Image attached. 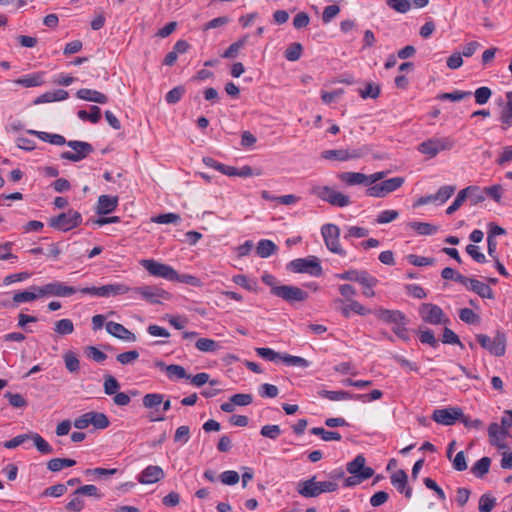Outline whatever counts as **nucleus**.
<instances>
[{
    "label": "nucleus",
    "instance_id": "obj_20",
    "mask_svg": "<svg viewBox=\"0 0 512 512\" xmlns=\"http://www.w3.org/2000/svg\"><path fill=\"white\" fill-rule=\"evenodd\" d=\"M118 205L116 196L101 195L98 198L96 213L98 215H106L113 212Z\"/></svg>",
    "mask_w": 512,
    "mask_h": 512
},
{
    "label": "nucleus",
    "instance_id": "obj_56",
    "mask_svg": "<svg viewBox=\"0 0 512 512\" xmlns=\"http://www.w3.org/2000/svg\"><path fill=\"white\" fill-rule=\"evenodd\" d=\"M380 86L374 83H368L364 89L359 90V94L363 99H376L380 95Z\"/></svg>",
    "mask_w": 512,
    "mask_h": 512
},
{
    "label": "nucleus",
    "instance_id": "obj_44",
    "mask_svg": "<svg viewBox=\"0 0 512 512\" xmlns=\"http://www.w3.org/2000/svg\"><path fill=\"white\" fill-rule=\"evenodd\" d=\"M90 413V425H93L95 429H105L110 425V421L104 413L93 411Z\"/></svg>",
    "mask_w": 512,
    "mask_h": 512
},
{
    "label": "nucleus",
    "instance_id": "obj_53",
    "mask_svg": "<svg viewBox=\"0 0 512 512\" xmlns=\"http://www.w3.org/2000/svg\"><path fill=\"white\" fill-rule=\"evenodd\" d=\"M321 157L327 160L347 161V152L345 149L325 150Z\"/></svg>",
    "mask_w": 512,
    "mask_h": 512
},
{
    "label": "nucleus",
    "instance_id": "obj_32",
    "mask_svg": "<svg viewBox=\"0 0 512 512\" xmlns=\"http://www.w3.org/2000/svg\"><path fill=\"white\" fill-rule=\"evenodd\" d=\"M407 226L420 235H433L438 231V227L436 225L426 222L412 221L409 222Z\"/></svg>",
    "mask_w": 512,
    "mask_h": 512
},
{
    "label": "nucleus",
    "instance_id": "obj_57",
    "mask_svg": "<svg viewBox=\"0 0 512 512\" xmlns=\"http://www.w3.org/2000/svg\"><path fill=\"white\" fill-rule=\"evenodd\" d=\"M4 397L8 399L9 404L14 408H23L27 406L26 399L19 393L6 392Z\"/></svg>",
    "mask_w": 512,
    "mask_h": 512
},
{
    "label": "nucleus",
    "instance_id": "obj_58",
    "mask_svg": "<svg viewBox=\"0 0 512 512\" xmlns=\"http://www.w3.org/2000/svg\"><path fill=\"white\" fill-rule=\"evenodd\" d=\"M180 220V215L176 213L159 214L152 218V222L158 224H176Z\"/></svg>",
    "mask_w": 512,
    "mask_h": 512
},
{
    "label": "nucleus",
    "instance_id": "obj_41",
    "mask_svg": "<svg viewBox=\"0 0 512 512\" xmlns=\"http://www.w3.org/2000/svg\"><path fill=\"white\" fill-rule=\"evenodd\" d=\"M311 434L320 436L324 441H340L342 436L335 431H328L321 427H313L310 430Z\"/></svg>",
    "mask_w": 512,
    "mask_h": 512
},
{
    "label": "nucleus",
    "instance_id": "obj_36",
    "mask_svg": "<svg viewBox=\"0 0 512 512\" xmlns=\"http://www.w3.org/2000/svg\"><path fill=\"white\" fill-rule=\"evenodd\" d=\"M491 464L489 457H482L471 467V472L478 478L484 477L488 472Z\"/></svg>",
    "mask_w": 512,
    "mask_h": 512
},
{
    "label": "nucleus",
    "instance_id": "obj_7",
    "mask_svg": "<svg viewBox=\"0 0 512 512\" xmlns=\"http://www.w3.org/2000/svg\"><path fill=\"white\" fill-rule=\"evenodd\" d=\"M73 151H64L60 154V158L63 160H69L72 162H79L91 153L94 152L93 146L85 141L70 140L66 144Z\"/></svg>",
    "mask_w": 512,
    "mask_h": 512
},
{
    "label": "nucleus",
    "instance_id": "obj_54",
    "mask_svg": "<svg viewBox=\"0 0 512 512\" xmlns=\"http://www.w3.org/2000/svg\"><path fill=\"white\" fill-rule=\"evenodd\" d=\"M186 89L184 86H177L171 89L165 96V100L168 104L178 103L184 96Z\"/></svg>",
    "mask_w": 512,
    "mask_h": 512
},
{
    "label": "nucleus",
    "instance_id": "obj_14",
    "mask_svg": "<svg viewBox=\"0 0 512 512\" xmlns=\"http://www.w3.org/2000/svg\"><path fill=\"white\" fill-rule=\"evenodd\" d=\"M274 296L279 297L293 305L297 302L306 301L309 297V294L297 286L282 285L280 288H275Z\"/></svg>",
    "mask_w": 512,
    "mask_h": 512
},
{
    "label": "nucleus",
    "instance_id": "obj_16",
    "mask_svg": "<svg viewBox=\"0 0 512 512\" xmlns=\"http://www.w3.org/2000/svg\"><path fill=\"white\" fill-rule=\"evenodd\" d=\"M365 463V457L359 454L347 464V471L351 475H358L362 479H369L374 475V470L371 467H366Z\"/></svg>",
    "mask_w": 512,
    "mask_h": 512
},
{
    "label": "nucleus",
    "instance_id": "obj_25",
    "mask_svg": "<svg viewBox=\"0 0 512 512\" xmlns=\"http://www.w3.org/2000/svg\"><path fill=\"white\" fill-rule=\"evenodd\" d=\"M29 134L37 136L40 140L44 142H48L53 145H64L67 144L68 141H66L65 137L60 134H52L48 132L43 131H36V130H28Z\"/></svg>",
    "mask_w": 512,
    "mask_h": 512
},
{
    "label": "nucleus",
    "instance_id": "obj_38",
    "mask_svg": "<svg viewBox=\"0 0 512 512\" xmlns=\"http://www.w3.org/2000/svg\"><path fill=\"white\" fill-rule=\"evenodd\" d=\"M391 484L400 492H404L405 487L407 486L408 476L406 472L402 469L393 473L390 477Z\"/></svg>",
    "mask_w": 512,
    "mask_h": 512
},
{
    "label": "nucleus",
    "instance_id": "obj_55",
    "mask_svg": "<svg viewBox=\"0 0 512 512\" xmlns=\"http://www.w3.org/2000/svg\"><path fill=\"white\" fill-rule=\"evenodd\" d=\"M386 4L398 13H407L411 9L409 0H386Z\"/></svg>",
    "mask_w": 512,
    "mask_h": 512
},
{
    "label": "nucleus",
    "instance_id": "obj_18",
    "mask_svg": "<svg viewBox=\"0 0 512 512\" xmlns=\"http://www.w3.org/2000/svg\"><path fill=\"white\" fill-rule=\"evenodd\" d=\"M165 477V473L160 466L149 465L138 476L141 484H154Z\"/></svg>",
    "mask_w": 512,
    "mask_h": 512
},
{
    "label": "nucleus",
    "instance_id": "obj_1",
    "mask_svg": "<svg viewBox=\"0 0 512 512\" xmlns=\"http://www.w3.org/2000/svg\"><path fill=\"white\" fill-rule=\"evenodd\" d=\"M338 484L333 481H316V476L297 483L296 490L304 498L318 497L322 493L334 492Z\"/></svg>",
    "mask_w": 512,
    "mask_h": 512
},
{
    "label": "nucleus",
    "instance_id": "obj_34",
    "mask_svg": "<svg viewBox=\"0 0 512 512\" xmlns=\"http://www.w3.org/2000/svg\"><path fill=\"white\" fill-rule=\"evenodd\" d=\"M77 116L79 119L83 121H90L91 123H98L101 119V109L98 106H91L90 111L79 110L77 112Z\"/></svg>",
    "mask_w": 512,
    "mask_h": 512
},
{
    "label": "nucleus",
    "instance_id": "obj_37",
    "mask_svg": "<svg viewBox=\"0 0 512 512\" xmlns=\"http://www.w3.org/2000/svg\"><path fill=\"white\" fill-rule=\"evenodd\" d=\"M76 461L69 458H53L48 461L47 468L52 472H58L66 467H72Z\"/></svg>",
    "mask_w": 512,
    "mask_h": 512
},
{
    "label": "nucleus",
    "instance_id": "obj_28",
    "mask_svg": "<svg viewBox=\"0 0 512 512\" xmlns=\"http://www.w3.org/2000/svg\"><path fill=\"white\" fill-rule=\"evenodd\" d=\"M249 36L245 35L236 42L232 43L222 54L221 57L225 59L236 58L240 51L244 48L248 41Z\"/></svg>",
    "mask_w": 512,
    "mask_h": 512
},
{
    "label": "nucleus",
    "instance_id": "obj_23",
    "mask_svg": "<svg viewBox=\"0 0 512 512\" xmlns=\"http://www.w3.org/2000/svg\"><path fill=\"white\" fill-rule=\"evenodd\" d=\"M338 178L348 186L365 185L367 186V175L360 172H342Z\"/></svg>",
    "mask_w": 512,
    "mask_h": 512
},
{
    "label": "nucleus",
    "instance_id": "obj_49",
    "mask_svg": "<svg viewBox=\"0 0 512 512\" xmlns=\"http://www.w3.org/2000/svg\"><path fill=\"white\" fill-rule=\"evenodd\" d=\"M119 388L120 383L114 376L110 374L104 376L103 389L105 394L114 395L117 393Z\"/></svg>",
    "mask_w": 512,
    "mask_h": 512
},
{
    "label": "nucleus",
    "instance_id": "obj_13",
    "mask_svg": "<svg viewBox=\"0 0 512 512\" xmlns=\"http://www.w3.org/2000/svg\"><path fill=\"white\" fill-rule=\"evenodd\" d=\"M132 291L150 304H160L162 300H169L171 298L169 292L152 285L135 287Z\"/></svg>",
    "mask_w": 512,
    "mask_h": 512
},
{
    "label": "nucleus",
    "instance_id": "obj_35",
    "mask_svg": "<svg viewBox=\"0 0 512 512\" xmlns=\"http://www.w3.org/2000/svg\"><path fill=\"white\" fill-rule=\"evenodd\" d=\"M319 395L323 398H326L331 401H340V400H350L355 397V394H351L347 391H330V390H322L319 392Z\"/></svg>",
    "mask_w": 512,
    "mask_h": 512
},
{
    "label": "nucleus",
    "instance_id": "obj_63",
    "mask_svg": "<svg viewBox=\"0 0 512 512\" xmlns=\"http://www.w3.org/2000/svg\"><path fill=\"white\" fill-rule=\"evenodd\" d=\"M491 95H492L491 89L488 87H485V86L476 89V91L474 93L475 101L479 105L486 104L488 102V100L490 99Z\"/></svg>",
    "mask_w": 512,
    "mask_h": 512
},
{
    "label": "nucleus",
    "instance_id": "obj_22",
    "mask_svg": "<svg viewBox=\"0 0 512 512\" xmlns=\"http://www.w3.org/2000/svg\"><path fill=\"white\" fill-rule=\"evenodd\" d=\"M488 435H489V442L492 446H496L498 448H504L505 445L502 443L505 438L507 437L505 435V432H503L500 428V425L496 422L491 423L488 427Z\"/></svg>",
    "mask_w": 512,
    "mask_h": 512
},
{
    "label": "nucleus",
    "instance_id": "obj_51",
    "mask_svg": "<svg viewBox=\"0 0 512 512\" xmlns=\"http://www.w3.org/2000/svg\"><path fill=\"white\" fill-rule=\"evenodd\" d=\"M303 52V46L298 43H292L289 45V47L285 50L284 56L288 61H297Z\"/></svg>",
    "mask_w": 512,
    "mask_h": 512
},
{
    "label": "nucleus",
    "instance_id": "obj_29",
    "mask_svg": "<svg viewBox=\"0 0 512 512\" xmlns=\"http://www.w3.org/2000/svg\"><path fill=\"white\" fill-rule=\"evenodd\" d=\"M463 191L471 205H477L485 200L484 190L479 186L471 185L464 188Z\"/></svg>",
    "mask_w": 512,
    "mask_h": 512
},
{
    "label": "nucleus",
    "instance_id": "obj_45",
    "mask_svg": "<svg viewBox=\"0 0 512 512\" xmlns=\"http://www.w3.org/2000/svg\"><path fill=\"white\" fill-rule=\"evenodd\" d=\"M63 359H64L65 367L70 373H77L79 371L80 362L74 352L67 351L64 354Z\"/></svg>",
    "mask_w": 512,
    "mask_h": 512
},
{
    "label": "nucleus",
    "instance_id": "obj_43",
    "mask_svg": "<svg viewBox=\"0 0 512 512\" xmlns=\"http://www.w3.org/2000/svg\"><path fill=\"white\" fill-rule=\"evenodd\" d=\"M31 440H33L34 445L37 450L42 454H51L53 453L52 446L38 433L31 432Z\"/></svg>",
    "mask_w": 512,
    "mask_h": 512
},
{
    "label": "nucleus",
    "instance_id": "obj_46",
    "mask_svg": "<svg viewBox=\"0 0 512 512\" xmlns=\"http://www.w3.org/2000/svg\"><path fill=\"white\" fill-rule=\"evenodd\" d=\"M459 318L466 324L477 325L480 323L481 318L470 308H462L459 310Z\"/></svg>",
    "mask_w": 512,
    "mask_h": 512
},
{
    "label": "nucleus",
    "instance_id": "obj_6",
    "mask_svg": "<svg viewBox=\"0 0 512 512\" xmlns=\"http://www.w3.org/2000/svg\"><path fill=\"white\" fill-rule=\"evenodd\" d=\"M476 339L482 348L494 356L500 357L506 352V337L502 332L498 331L494 338H490L485 334H478Z\"/></svg>",
    "mask_w": 512,
    "mask_h": 512
},
{
    "label": "nucleus",
    "instance_id": "obj_5",
    "mask_svg": "<svg viewBox=\"0 0 512 512\" xmlns=\"http://www.w3.org/2000/svg\"><path fill=\"white\" fill-rule=\"evenodd\" d=\"M311 193L323 201L336 207H346L351 201L349 197L341 192L335 191L328 186H314Z\"/></svg>",
    "mask_w": 512,
    "mask_h": 512
},
{
    "label": "nucleus",
    "instance_id": "obj_27",
    "mask_svg": "<svg viewBox=\"0 0 512 512\" xmlns=\"http://www.w3.org/2000/svg\"><path fill=\"white\" fill-rule=\"evenodd\" d=\"M507 102L501 110L500 121L502 128L512 127V92L506 94Z\"/></svg>",
    "mask_w": 512,
    "mask_h": 512
},
{
    "label": "nucleus",
    "instance_id": "obj_39",
    "mask_svg": "<svg viewBox=\"0 0 512 512\" xmlns=\"http://www.w3.org/2000/svg\"><path fill=\"white\" fill-rule=\"evenodd\" d=\"M196 348L201 352H216L220 348L219 342L210 338H199L195 343Z\"/></svg>",
    "mask_w": 512,
    "mask_h": 512
},
{
    "label": "nucleus",
    "instance_id": "obj_33",
    "mask_svg": "<svg viewBox=\"0 0 512 512\" xmlns=\"http://www.w3.org/2000/svg\"><path fill=\"white\" fill-rule=\"evenodd\" d=\"M278 250L277 245L267 239H262L258 241V256L262 258H268Z\"/></svg>",
    "mask_w": 512,
    "mask_h": 512
},
{
    "label": "nucleus",
    "instance_id": "obj_60",
    "mask_svg": "<svg viewBox=\"0 0 512 512\" xmlns=\"http://www.w3.org/2000/svg\"><path fill=\"white\" fill-rule=\"evenodd\" d=\"M220 481L224 485H235L239 482L240 476L237 471L234 470H227L220 474L219 476Z\"/></svg>",
    "mask_w": 512,
    "mask_h": 512
},
{
    "label": "nucleus",
    "instance_id": "obj_61",
    "mask_svg": "<svg viewBox=\"0 0 512 512\" xmlns=\"http://www.w3.org/2000/svg\"><path fill=\"white\" fill-rule=\"evenodd\" d=\"M442 342L444 344L459 345L460 347H463V344L460 341L458 335L447 327H445L443 330Z\"/></svg>",
    "mask_w": 512,
    "mask_h": 512
},
{
    "label": "nucleus",
    "instance_id": "obj_4",
    "mask_svg": "<svg viewBox=\"0 0 512 512\" xmlns=\"http://www.w3.org/2000/svg\"><path fill=\"white\" fill-rule=\"evenodd\" d=\"M455 141L449 137L430 138L418 145V151L428 158H434L439 152L450 150Z\"/></svg>",
    "mask_w": 512,
    "mask_h": 512
},
{
    "label": "nucleus",
    "instance_id": "obj_50",
    "mask_svg": "<svg viewBox=\"0 0 512 512\" xmlns=\"http://www.w3.org/2000/svg\"><path fill=\"white\" fill-rule=\"evenodd\" d=\"M456 187L453 185H445L439 188L436 194H434L435 202L440 204L445 203L455 192Z\"/></svg>",
    "mask_w": 512,
    "mask_h": 512
},
{
    "label": "nucleus",
    "instance_id": "obj_47",
    "mask_svg": "<svg viewBox=\"0 0 512 512\" xmlns=\"http://www.w3.org/2000/svg\"><path fill=\"white\" fill-rule=\"evenodd\" d=\"M258 356L263 358L266 361L279 363L283 361V354L274 351L271 348H259L258 347Z\"/></svg>",
    "mask_w": 512,
    "mask_h": 512
},
{
    "label": "nucleus",
    "instance_id": "obj_40",
    "mask_svg": "<svg viewBox=\"0 0 512 512\" xmlns=\"http://www.w3.org/2000/svg\"><path fill=\"white\" fill-rule=\"evenodd\" d=\"M53 330L58 335H69L74 332V324L71 319H61L55 322Z\"/></svg>",
    "mask_w": 512,
    "mask_h": 512
},
{
    "label": "nucleus",
    "instance_id": "obj_31",
    "mask_svg": "<svg viewBox=\"0 0 512 512\" xmlns=\"http://www.w3.org/2000/svg\"><path fill=\"white\" fill-rule=\"evenodd\" d=\"M40 296L37 290H32L31 287L29 290L18 291L13 295V303L14 306H17L21 303H28L38 299Z\"/></svg>",
    "mask_w": 512,
    "mask_h": 512
},
{
    "label": "nucleus",
    "instance_id": "obj_10",
    "mask_svg": "<svg viewBox=\"0 0 512 512\" xmlns=\"http://www.w3.org/2000/svg\"><path fill=\"white\" fill-rule=\"evenodd\" d=\"M130 290L131 289L123 283H114L103 285L101 287L80 288L79 292L82 294H89L98 297H110L125 294Z\"/></svg>",
    "mask_w": 512,
    "mask_h": 512
},
{
    "label": "nucleus",
    "instance_id": "obj_9",
    "mask_svg": "<svg viewBox=\"0 0 512 512\" xmlns=\"http://www.w3.org/2000/svg\"><path fill=\"white\" fill-rule=\"evenodd\" d=\"M419 314L422 320L432 325H447L450 320L445 316L441 307L432 303H423L420 306Z\"/></svg>",
    "mask_w": 512,
    "mask_h": 512
},
{
    "label": "nucleus",
    "instance_id": "obj_11",
    "mask_svg": "<svg viewBox=\"0 0 512 512\" xmlns=\"http://www.w3.org/2000/svg\"><path fill=\"white\" fill-rule=\"evenodd\" d=\"M141 265L148 271V273L155 277H160L169 281L176 278L177 271L170 265L160 263L153 259H144Z\"/></svg>",
    "mask_w": 512,
    "mask_h": 512
},
{
    "label": "nucleus",
    "instance_id": "obj_62",
    "mask_svg": "<svg viewBox=\"0 0 512 512\" xmlns=\"http://www.w3.org/2000/svg\"><path fill=\"white\" fill-rule=\"evenodd\" d=\"M403 177H393L387 180L382 181V184L387 192V194L396 191L404 184Z\"/></svg>",
    "mask_w": 512,
    "mask_h": 512
},
{
    "label": "nucleus",
    "instance_id": "obj_8",
    "mask_svg": "<svg viewBox=\"0 0 512 512\" xmlns=\"http://www.w3.org/2000/svg\"><path fill=\"white\" fill-rule=\"evenodd\" d=\"M32 290H37L40 296L70 297L79 292V289L68 286L63 282L55 281L43 286H31Z\"/></svg>",
    "mask_w": 512,
    "mask_h": 512
},
{
    "label": "nucleus",
    "instance_id": "obj_52",
    "mask_svg": "<svg viewBox=\"0 0 512 512\" xmlns=\"http://www.w3.org/2000/svg\"><path fill=\"white\" fill-rule=\"evenodd\" d=\"M166 374L170 379L177 378V379H190V375H187L186 370L177 364H171L166 367Z\"/></svg>",
    "mask_w": 512,
    "mask_h": 512
},
{
    "label": "nucleus",
    "instance_id": "obj_48",
    "mask_svg": "<svg viewBox=\"0 0 512 512\" xmlns=\"http://www.w3.org/2000/svg\"><path fill=\"white\" fill-rule=\"evenodd\" d=\"M163 399H164L163 394L148 393L142 399L143 406L147 409L157 408L160 404H162Z\"/></svg>",
    "mask_w": 512,
    "mask_h": 512
},
{
    "label": "nucleus",
    "instance_id": "obj_3",
    "mask_svg": "<svg viewBox=\"0 0 512 512\" xmlns=\"http://www.w3.org/2000/svg\"><path fill=\"white\" fill-rule=\"evenodd\" d=\"M287 268L295 273H306L315 277L321 276L323 272L320 261L315 256L294 259Z\"/></svg>",
    "mask_w": 512,
    "mask_h": 512
},
{
    "label": "nucleus",
    "instance_id": "obj_59",
    "mask_svg": "<svg viewBox=\"0 0 512 512\" xmlns=\"http://www.w3.org/2000/svg\"><path fill=\"white\" fill-rule=\"evenodd\" d=\"M496 504V499L488 494H483L479 499V511L491 512Z\"/></svg>",
    "mask_w": 512,
    "mask_h": 512
},
{
    "label": "nucleus",
    "instance_id": "obj_12",
    "mask_svg": "<svg viewBox=\"0 0 512 512\" xmlns=\"http://www.w3.org/2000/svg\"><path fill=\"white\" fill-rule=\"evenodd\" d=\"M326 247L335 254L345 255L346 252L342 249L339 243L340 229L335 224H325L321 228Z\"/></svg>",
    "mask_w": 512,
    "mask_h": 512
},
{
    "label": "nucleus",
    "instance_id": "obj_24",
    "mask_svg": "<svg viewBox=\"0 0 512 512\" xmlns=\"http://www.w3.org/2000/svg\"><path fill=\"white\" fill-rule=\"evenodd\" d=\"M43 72H35L15 80V83L26 88L41 86L44 83Z\"/></svg>",
    "mask_w": 512,
    "mask_h": 512
},
{
    "label": "nucleus",
    "instance_id": "obj_19",
    "mask_svg": "<svg viewBox=\"0 0 512 512\" xmlns=\"http://www.w3.org/2000/svg\"><path fill=\"white\" fill-rule=\"evenodd\" d=\"M106 331L110 335H112L118 339L124 340V341L134 342L136 340V336L134 333L129 331L122 324L114 322V321H109L106 323Z\"/></svg>",
    "mask_w": 512,
    "mask_h": 512
},
{
    "label": "nucleus",
    "instance_id": "obj_17",
    "mask_svg": "<svg viewBox=\"0 0 512 512\" xmlns=\"http://www.w3.org/2000/svg\"><path fill=\"white\" fill-rule=\"evenodd\" d=\"M376 317L388 324H407V318L405 314L399 310H389V309H378L375 312Z\"/></svg>",
    "mask_w": 512,
    "mask_h": 512
},
{
    "label": "nucleus",
    "instance_id": "obj_21",
    "mask_svg": "<svg viewBox=\"0 0 512 512\" xmlns=\"http://www.w3.org/2000/svg\"><path fill=\"white\" fill-rule=\"evenodd\" d=\"M76 95L79 99L99 104H105L108 102V97L105 94L93 89L82 88L77 91Z\"/></svg>",
    "mask_w": 512,
    "mask_h": 512
},
{
    "label": "nucleus",
    "instance_id": "obj_64",
    "mask_svg": "<svg viewBox=\"0 0 512 512\" xmlns=\"http://www.w3.org/2000/svg\"><path fill=\"white\" fill-rule=\"evenodd\" d=\"M139 357V353L136 350H130L127 352L120 353L116 356V360L122 365H129L136 361Z\"/></svg>",
    "mask_w": 512,
    "mask_h": 512
},
{
    "label": "nucleus",
    "instance_id": "obj_42",
    "mask_svg": "<svg viewBox=\"0 0 512 512\" xmlns=\"http://www.w3.org/2000/svg\"><path fill=\"white\" fill-rule=\"evenodd\" d=\"M471 95H472L471 91L455 90L453 92L439 94L437 96V98L439 100H449V101L456 102V101H462V100L468 99L471 97Z\"/></svg>",
    "mask_w": 512,
    "mask_h": 512
},
{
    "label": "nucleus",
    "instance_id": "obj_15",
    "mask_svg": "<svg viewBox=\"0 0 512 512\" xmlns=\"http://www.w3.org/2000/svg\"><path fill=\"white\" fill-rule=\"evenodd\" d=\"M463 416L462 409L457 407L435 409L432 413V420L438 424L451 426L456 420Z\"/></svg>",
    "mask_w": 512,
    "mask_h": 512
},
{
    "label": "nucleus",
    "instance_id": "obj_2",
    "mask_svg": "<svg viewBox=\"0 0 512 512\" xmlns=\"http://www.w3.org/2000/svg\"><path fill=\"white\" fill-rule=\"evenodd\" d=\"M81 222L82 215L78 211L70 209L56 217L50 218L48 224L56 230L66 232L79 226Z\"/></svg>",
    "mask_w": 512,
    "mask_h": 512
},
{
    "label": "nucleus",
    "instance_id": "obj_26",
    "mask_svg": "<svg viewBox=\"0 0 512 512\" xmlns=\"http://www.w3.org/2000/svg\"><path fill=\"white\" fill-rule=\"evenodd\" d=\"M469 290L473 291L474 293H476L477 295H479L481 298H484V299H494L495 298V294H494V291L492 290V288L479 281V280H476L474 282H471V286H469Z\"/></svg>",
    "mask_w": 512,
    "mask_h": 512
},
{
    "label": "nucleus",
    "instance_id": "obj_30",
    "mask_svg": "<svg viewBox=\"0 0 512 512\" xmlns=\"http://www.w3.org/2000/svg\"><path fill=\"white\" fill-rule=\"evenodd\" d=\"M351 312L358 315L365 316L369 310L356 300H349V303L341 308V313L344 317L349 318Z\"/></svg>",
    "mask_w": 512,
    "mask_h": 512
}]
</instances>
